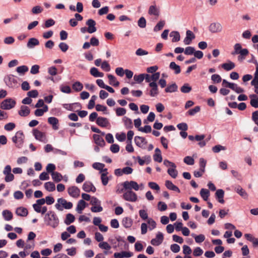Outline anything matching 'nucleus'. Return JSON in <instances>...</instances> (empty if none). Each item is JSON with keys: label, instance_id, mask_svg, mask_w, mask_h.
<instances>
[{"label": "nucleus", "instance_id": "obj_47", "mask_svg": "<svg viewBox=\"0 0 258 258\" xmlns=\"http://www.w3.org/2000/svg\"><path fill=\"white\" fill-rule=\"evenodd\" d=\"M165 25L164 21H159L154 28V31L157 32L161 30Z\"/></svg>", "mask_w": 258, "mask_h": 258}, {"label": "nucleus", "instance_id": "obj_13", "mask_svg": "<svg viewBox=\"0 0 258 258\" xmlns=\"http://www.w3.org/2000/svg\"><path fill=\"white\" fill-rule=\"evenodd\" d=\"M164 239V236L162 233L158 232L156 235V238H153L151 241V243L154 246H158L162 243Z\"/></svg>", "mask_w": 258, "mask_h": 258}, {"label": "nucleus", "instance_id": "obj_25", "mask_svg": "<svg viewBox=\"0 0 258 258\" xmlns=\"http://www.w3.org/2000/svg\"><path fill=\"white\" fill-rule=\"evenodd\" d=\"M39 44V40L35 38H30L27 42V46L29 48H32Z\"/></svg>", "mask_w": 258, "mask_h": 258}, {"label": "nucleus", "instance_id": "obj_48", "mask_svg": "<svg viewBox=\"0 0 258 258\" xmlns=\"http://www.w3.org/2000/svg\"><path fill=\"white\" fill-rule=\"evenodd\" d=\"M191 90V87L188 84H184L180 88V91L184 93H189Z\"/></svg>", "mask_w": 258, "mask_h": 258}, {"label": "nucleus", "instance_id": "obj_40", "mask_svg": "<svg viewBox=\"0 0 258 258\" xmlns=\"http://www.w3.org/2000/svg\"><path fill=\"white\" fill-rule=\"evenodd\" d=\"M170 36L172 37V42H178L180 40V34L177 31H172L170 34Z\"/></svg>", "mask_w": 258, "mask_h": 258}, {"label": "nucleus", "instance_id": "obj_42", "mask_svg": "<svg viewBox=\"0 0 258 258\" xmlns=\"http://www.w3.org/2000/svg\"><path fill=\"white\" fill-rule=\"evenodd\" d=\"M177 89V86L176 84H173L172 85H169L166 87L165 89V91L167 93H172L175 92Z\"/></svg>", "mask_w": 258, "mask_h": 258}, {"label": "nucleus", "instance_id": "obj_10", "mask_svg": "<svg viewBox=\"0 0 258 258\" xmlns=\"http://www.w3.org/2000/svg\"><path fill=\"white\" fill-rule=\"evenodd\" d=\"M33 136L35 139L40 142L46 143L47 140L46 139V135L37 129H34L33 131Z\"/></svg>", "mask_w": 258, "mask_h": 258}, {"label": "nucleus", "instance_id": "obj_39", "mask_svg": "<svg viewBox=\"0 0 258 258\" xmlns=\"http://www.w3.org/2000/svg\"><path fill=\"white\" fill-rule=\"evenodd\" d=\"M51 175L52 179L56 182L60 181L62 179V175L57 172H52Z\"/></svg>", "mask_w": 258, "mask_h": 258}, {"label": "nucleus", "instance_id": "obj_31", "mask_svg": "<svg viewBox=\"0 0 258 258\" xmlns=\"http://www.w3.org/2000/svg\"><path fill=\"white\" fill-rule=\"evenodd\" d=\"M148 13L150 15L158 17L159 15V10L155 6H151L149 9Z\"/></svg>", "mask_w": 258, "mask_h": 258}, {"label": "nucleus", "instance_id": "obj_2", "mask_svg": "<svg viewBox=\"0 0 258 258\" xmlns=\"http://www.w3.org/2000/svg\"><path fill=\"white\" fill-rule=\"evenodd\" d=\"M234 51L232 52V54H239L238 56V60L242 61L245 58L246 55H248L249 52L246 48H242L241 45L239 43H236L234 46Z\"/></svg>", "mask_w": 258, "mask_h": 258}, {"label": "nucleus", "instance_id": "obj_14", "mask_svg": "<svg viewBox=\"0 0 258 258\" xmlns=\"http://www.w3.org/2000/svg\"><path fill=\"white\" fill-rule=\"evenodd\" d=\"M96 22L91 19L88 20L86 22V25L88 26L87 32L89 33H93L96 31L97 29L95 27Z\"/></svg>", "mask_w": 258, "mask_h": 258}, {"label": "nucleus", "instance_id": "obj_38", "mask_svg": "<svg viewBox=\"0 0 258 258\" xmlns=\"http://www.w3.org/2000/svg\"><path fill=\"white\" fill-rule=\"evenodd\" d=\"M72 88L76 92H80L83 89V85L81 82L77 81L72 85Z\"/></svg>", "mask_w": 258, "mask_h": 258}, {"label": "nucleus", "instance_id": "obj_33", "mask_svg": "<svg viewBox=\"0 0 258 258\" xmlns=\"http://www.w3.org/2000/svg\"><path fill=\"white\" fill-rule=\"evenodd\" d=\"M2 215L6 221H10L13 219V214L8 210H4L2 212Z\"/></svg>", "mask_w": 258, "mask_h": 258}, {"label": "nucleus", "instance_id": "obj_3", "mask_svg": "<svg viewBox=\"0 0 258 258\" xmlns=\"http://www.w3.org/2000/svg\"><path fill=\"white\" fill-rule=\"evenodd\" d=\"M123 186V188L120 190L118 189L117 191H118L119 193L123 192L124 190H131L134 189L135 190H138L140 188V185L138 184V183L135 181H125L122 184Z\"/></svg>", "mask_w": 258, "mask_h": 258}, {"label": "nucleus", "instance_id": "obj_8", "mask_svg": "<svg viewBox=\"0 0 258 258\" xmlns=\"http://www.w3.org/2000/svg\"><path fill=\"white\" fill-rule=\"evenodd\" d=\"M16 101L12 98L4 100L1 104V108L5 110H9L15 107Z\"/></svg>", "mask_w": 258, "mask_h": 258}, {"label": "nucleus", "instance_id": "obj_34", "mask_svg": "<svg viewBox=\"0 0 258 258\" xmlns=\"http://www.w3.org/2000/svg\"><path fill=\"white\" fill-rule=\"evenodd\" d=\"M169 68L171 70L174 71V73L176 74H178L181 72L180 66L176 64L175 62L172 61L170 62Z\"/></svg>", "mask_w": 258, "mask_h": 258}, {"label": "nucleus", "instance_id": "obj_43", "mask_svg": "<svg viewBox=\"0 0 258 258\" xmlns=\"http://www.w3.org/2000/svg\"><path fill=\"white\" fill-rule=\"evenodd\" d=\"M201 110V107L200 106H196L194 108L189 109L187 112L186 114L192 116L194 115L197 113L200 112Z\"/></svg>", "mask_w": 258, "mask_h": 258}, {"label": "nucleus", "instance_id": "obj_23", "mask_svg": "<svg viewBox=\"0 0 258 258\" xmlns=\"http://www.w3.org/2000/svg\"><path fill=\"white\" fill-rule=\"evenodd\" d=\"M48 122L52 125L53 130H57L58 129V119L55 117H50L48 118Z\"/></svg>", "mask_w": 258, "mask_h": 258}, {"label": "nucleus", "instance_id": "obj_11", "mask_svg": "<svg viewBox=\"0 0 258 258\" xmlns=\"http://www.w3.org/2000/svg\"><path fill=\"white\" fill-rule=\"evenodd\" d=\"M222 29V25L219 22L212 23L209 26V30L212 33H220Z\"/></svg>", "mask_w": 258, "mask_h": 258}, {"label": "nucleus", "instance_id": "obj_17", "mask_svg": "<svg viewBox=\"0 0 258 258\" xmlns=\"http://www.w3.org/2000/svg\"><path fill=\"white\" fill-rule=\"evenodd\" d=\"M195 38V35L190 30H187L186 32V37L183 42L185 45H189L191 43L192 40Z\"/></svg>", "mask_w": 258, "mask_h": 258}, {"label": "nucleus", "instance_id": "obj_21", "mask_svg": "<svg viewBox=\"0 0 258 258\" xmlns=\"http://www.w3.org/2000/svg\"><path fill=\"white\" fill-rule=\"evenodd\" d=\"M224 196V191L223 189H219L217 190L215 193V197L218 201L221 204H223L224 203V200H223Z\"/></svg>", "mask_w": 258, "mask_h": 258}, {"label": "nucleus", "instance_id": "obj_9", "mask_svg": "<svg viewBox=\"0 0 258 258\" xmlns=\"http://www.w3.org/2000/svg\"><path fill=\"white\" fill-rule=\"evenodd\" d=\"M11 172V166L9 165H6L3 170V174L5 175V180L6 182H9L14 179V175Z\"/></svg>", "mask_w": 258, "mask_h": 258}, {"label": "nucleus", "instance_id": "obj_35", "mask_svg": "<svg viewBox=\"0 0 258 258\" xmlns=\"http://www.w3.org/2000/svg\"><path fill=\"white\" fill-rule=\"evenodd\" d=\"M44 188L48 191H53L55 189V186L52 182H47L44 183Z\"/></svg>", "mask_w": 258, "mask_h": 258}, {"label": "nucleus", "instance_id": "obj_6", "mask_svg": "<svg viewBox=\"0 0 258 258\" xmlns=\"http://www.w3.org/2000/svg\"><path fill=\"white\" fill-rule=\"evenodd\" d=\"M24 139V135L22 131L17 132L14 137L12 138V141L16 145V146L18 148L22 147L23 140Z\"/></svg>", "mask_w": 258, "mask_h": 258}, {"label": "nucleus", "instance_id": "obj_63", "mask_svg": "<svg viewBox=\"0 0 258 258\" xmlns=\"http://www.w3.org/2000/svg\"><path fill=\"white\" fill-rule=\"evenodd\" d=\"M203 253V250L200 247H196L193 251V255L195 256H201Z\"/></svg>", "mask_w": 258, "mask_h": 258}, {"label": "nucleus", "instance_id": "obj_41", "mask_svg": "<svg viewBox=\"0 0 258 258\" xmlns=\"http://www.w3.org/2000/svg\"><path fill=\"white\" fill-rule=\"evenodd\" d=\"M230 88L237 93H241L244 92V89L239 87L237 84L233 83L229 84Z\"/></svg>", "mask_w": 258, "mask_h": 258}, {"label": "nucleus", "instance_id": "obj_60", "mask_svg": "<svg viewBox=\"0 0 258 258\" xmlns=\"http://www.w3.org/2000/svg\"><path fill=\"white\" fill-rule=\"evenodd\" d=\"M195 49L194 47L191 46H188L185 48L184 51L186 55H192L194 53Z\"/></svg>", "mask_w": 258, "mask_h": 258}, {"label": "nucleus", "instance_id": "obj_26", "mask_svg": "<svg viewBox=\"0 0 258 258\" xmlns=\"http://www.w3.org/2000/svg\"><path fill=\"white\" fill-rule=\"evenodd\" d=\"M222 68L226 71H229L233 69L235 67V63L231 61H229L228 62L224 63L221 65Z\"/></svg>", "mask_w": 258, "mask_h": 258}, {"label": "nucleus", "instance_id": "obj_55", "mask_svg": "<svg viewBox=\"0 0 258 258\" xmlns=\"http://www.w3.org/2000/svg\"><path fill=\"white\" fill-rule=\"evenodd\" d=\"M211 80L215 83H219L222 81V78L219 75L214 74L211 76Z\"/></svg>", "mask_w": 258, "mask_h": 258}, {"label": "nucleus", "instance_id": "obj_58", "mask_svg": "<svg viewBox=\"0 0 258 258\" xmlns=\"http://www.w3.org/2000/svg\"><path fill=\"white\" fill-rule=\"evenodd\" d=\"M60 91L64 93L70 94L71 93L72 90L70 86L61 85L60 87Z\"/></svg>", "mask_w": 258, "mask_h": 258}, {"label": "nucleus", "instance_id": "obj_56", "mask_svg": "<svg viewBox=\"0 0 258 258\" xmlns=\"http://www.w3.org/2000/svg\"><path fill=\"white\" fill-rule=\"evenodd\" d=\"M138 130L140 132H144L145 133H149L152 131L151 126L149 125H146L144 127H140Z\"/></svg>", "mask_w": 258, "mask_h": 258}, {"label": "nucleus", "instance_id": "obj_12", "mask_svg": "<svg viewBox=\"0 0 258 258\" xmlns=\"http://www.w3.org/2000/svg\"><path fill=\"white\" fill-rule=\"evenodd\" d=\"M68 192L71 197L77 198L80 196V190L76 186H72L68 188Z\"/></svg>", "mask_w": 258, "mask_h": 258}, {"label": "nucleus", "instance_id": "obj_46", "mask_svg": "<svg viewBox=\"0 0 258 258\" xmlns=\"http://www.w3.org/2000/svg\"><path fill=\"white\" fill-rule=\"evenodd\" d=\"M176 168H169L167 170L168 173L173 178H175L178 174Z\"/></svg>", "mask_w": 258, "mask_h": 258}, {"label": "nucleus", "instance_id": "obj_30", "mask_svg": "<svg viewBox=\"0 0 258 258\" xmlns=\"http://www.w3.org/2000/svg\"><path fill=\"white\" fill-rule=\"evenodd\" d=\"M235 190L238 193L240 196L243 197L244 199H247L248 195L240 185H238L235 187Z\"/></svg>", "mask_w": 258, "mask_h": 258}, {"label": "nucleus", "instance_id": "obj_7", "mask_svg": "<svg viewBox=\"0 0 258 258\" xmlns=\"http://www.w3.org/2000/svg\"><path fill=\"white\" fill-rule=\"evenodd\" d=\"M6 84L10 88H15L18 84L17 77L13 75L6 76L4 78Z\"/></svg>", "mask_w": 258, "mask_h": 258}, {"label": "nucleus", "instance_id": "obj_64", "mask_svg": "<svg viewBox=\"0 0 258 258\" xmlns=\"http://www.w3.org/2000/svg\"><path fill=\"white\" fill-rule=\"evenodd\" d=\"M115 137L117 140L120 142H123L125 140L126 135L124 133H122L121 134H116L115 135Z\"/></svg>", "mask_w": 258, "mask_h": 258}, {"label": "nucleus", "instance_id": "obj_62", "mask_svg": "<svg viewBox=\"0 0 258 258\" xmlns=\"http://www.w3.org/2000/svg\"><path fill=\"white\" fill-rule=\"evenodd\" d=\"M91 210L94 213L100 212L103 211V208L101 206V205H95L91 207Z\"/></svg>", "mask_w": 258, "mask_h": 258}, {"label": "nucleus", "instance_id": "obj_32", "mask_svg": "<svg viewBox=\"0 0 258 258\" xmlns=\"http://www.w3.org/2000/svg\"><path fill=\"white\" fill-rule=\"evenodd\" d=\"M200 195L201 197L203 198V199L205 201H207L208 200V198L210 195V191L208 189H205V188H202L200 191Z\"/></svg>", "mask_w": 258, "mask_h": 258}, {"label": "nucleus", "instance_id": "obj_20", "mask_svg": "<svg viewBox=\"0 0 258 258\" xmlns=\"http://www.w3.org/2000/svg\"><path fill=\"white\" fill-rule=\"evenodd\" d=\"M93 139L95 141V144L98 146L103 147L105 145V142L104 139L100 136L94 134L93 135Z\"/></svg>", "mask_w": 258, "mask_h": 258}, {"label": "nucleus", "instance_id": "obj_51", "mask_svg": "<svg viewBox=\"0 0 258 258\" xmlns=\"http://www.w3.org/2000/svg\"><path fill=\"white\" fill-rule=\"evenodd\" d=\"M101 179L103 185H106L108 184L109 178L106 173H101Z\"/></svg>", "mask_w": 258, "mask_h": 258}, {"label": "nucleus", "instance_id": "obj_61", "mask_svg": "<svg viewBox=\"0 0 258 258\" xmlns=\"http://www.w3.org/2000/svg\"><path fill=\"white\" fill-rule=\"evenodd\" d=\"M43 11V9L39 6L34 7L32 9V13L33 14H38Z\"/></svg>", "mask_w": 258, "mask_h": 258}, {"label": "nucleus", "instance_id": "obj_45", "mask_svg": "<svg viewBox=\"0 0 258 258\" xmlns=\"http://www.w3.org/2000/svg\"><path fill=\"white\" fill-rule=\"evenodd\" d=\"M145 79V74H141L139 75H135L134 77V80L138 83H141Z\"/></svg>", "mask_w": 258, "mask_h": 258}, {"label": "nucleus", "instance_id": "obj_19", "mask_svg": "<svg viewBox=\"0 0 258 258\" xmlns=\"http://www.w3.org/2000/svg\"><path fill=\"white\" fill-rule=\"evenodd\" d=\"M96 123L101 127H106L109 122L108 119L103 117H98L96 120Z\"/></svg>", "mask_w": 258, "mask_h": 258}, {"label": "nucleus", "instance_id": "obj_22", "mask_svg": "<svg viewBox=\"0 0 258 258\" xmlns=\"http://www.w3.org/2000/svg\"><path fill=\"white\" fill-rule=\"evenodd\" d=\"M30 112V110L29 108L25 105H22L21 106L20 110L19 111L18 113L21 116H28Z\"/></svg>", "mask_w": 258, "mask_h": 258}, {"label": "nucleus", "instance_id": "obj_28", "mask_svg": "<svg viewBox=\"0 0 258 258\" xmlns=\"http://www.w3.org/2000/svg\"><path fill=\"white\" fill-rule=\"evenodd\" d=\"M86 206V203L83 200H80L77 204L76 211L78 213L81 214L82 213V211L85 209Z\"/></svg>", "mask_w": 258, "mask_h": 258}, {"label": "nucleus", "instance_id": "obj_53", "mask_svg": "<svg viewBox=\"0 0 258 258\" xmlns=\"http://www.w3.org/2000/svg\"><path fill=\"white\" fill-rule=\"evenodd\" d=\"M183 161L187 165H192L194 164L195 161L193 158L190 156H186L183 159Z\"/></svg>", "mask_w": 258, "mask_h": 258}, {"label": "nucleus", "instance_id": "obj_24", "mask_svg": "<svg viewBox=\"0 0 258 258\" xmlns=\"http://www.w3.org/2000/svg\"><path fill=\"white\" fill-rule=\"evenodd\" d=\"M165 184L166 187L169 190L177 191L178 193L180 192L179 188L177 186L174 185L173 183L170 180H166L165 181Z\"/></svg>", "mask_w": 258, "mask_h": 258}, {"label": "nucleus", "instance_id": "obj_15", "mask_svg": "<svg viewBox=\"0 0 258 258\" xmlns=\"http://www.w3.org/2000/svg\"><path fill=\"white\" fill-rule=\"evenodd\" d=\"M83 189L86 192H89L92 191L93 192L96 191V187L94 186L93 183L90 181H86L83 185Z\"/></svg>", "mask_w": 258, "mask_h": 258}, {"label": "nucleus", "instance_id": "obj_37", "mask_svg": "<svg viewBox=\"0 0 258 258\" xmlns=\"http://www.w3.org/2000/svg\"><path fill=\"white\" fill-rule=\"evenodd\" d=\"M75 220V216L73 214L70 213L68 214H67L66 219L64 220V223L67 225H69L74 222Z\"/></svg>", "mask_w": 258, "mask_h": 258}, {"label": "nucleus", "instance_id": "obj_5", "mask_svg": "<svg viewBox=\"0 0 258 258\" xmlns=\"http://www.w3.org/2000/svg\"><path fill=\"white\" fill-rule=\"evenodd\" d=\"M122 198L126 201L135 202L138 200V196L132 190H124V192L122 195Z\"/></svg>", "mask_w": 258, "mask_h": 258}, {"label": "nucleus", "instance_id": "obj_36", "mask_svg": "<svg viewBox=\"0 0 258 258\" xmlns=\"http://www.w3.org/2000/svg\"><path fill=\"white\" fill-rule=\"evenodd\" d=\"M123 120L124 126L126 128L129 129L133 127V122L131 119L126 116H124L123 118Z\"/></svg>", "mask_w": 258, "mask_h": 258}, {"label": "nucleus", "instance_id": "obj_27", "mask_svg": "<svg viewBox=\"0 0 258 258\" xmlns=\"http://www.w3.org/2000/svg\"><path fill=\"white\" fill-rule=\"evenodd\" d=\"M16 213L17 215L22 217H26L28 214V210L24 207H19L16 209Z\"/></svg>", "mask_w": 258, "mask_h": 258}, {"label": "nucleus", "instance_id": "obj_44", "mask_svg": "<svg viewBox=\"0 0 258 258\" xmlns=\"http://www.w3.org/2000/svg\"><path fill=\"white\" fill-rule=\"evenodd\" d=\"M28 68L26 66H21L18 67L16 69V71L20 74H24L26 72L28 71Z\"/></svg>", "mask_w": 258, "mask_h": 258}, {"label": "nucleus", "instance_id": "obj_4", "mask_svg": "<svg viewBox=\"0 0 258 258\" xmlns=\"http://www.w3.org/2000/svg\"><path fill=\"white\" fill-rule=\"evenodd\" d=\"M55 207L58 210L61 211L63 208L71 209L73 207V204L63 198H59L57 199V203L55 205Z\"/></svg>", "mask_w": 258, "mask_h": 258}, {"label": "nucleus", "instance_id": "obj_50", "mask_svg": "<svg viewBox=\"0 0 258 258\" xmlns=\"http://www.w3.org/2000/svg\"><path fill=\"white\" fill-rule=\"evenodd\" d=\"M98 246L100 248L106 250H109L111 249V246L107 242L102 241L99 243Z\"/></svg>", "mask_w": 258, "mask_h": 258}, {"label": "nucleus", "instance_id": "obj_18", "mask_svg": "<svg viewBox=\"0 0 258 258\" xmlns=\"http://www.w3.org/2000/svg\"><path fill=\"white\" fill-rule=\"evenodd\" d=\"M134 140L136 145L141 148H143L144 146L147 144V141L146 139L142 137L136 136Z\"/></svg>", "mask_w": 258, "mask_h": 258}, {"label": "nucleus", "instance_id": "obj_49", "mask_svg": "<svg viewBox=\"0 0 258 258\" xmlns=\"http://www.w3.org/2000/svg\"><path fill=\"white\" fill-rule=\"evenodd\" d=\"M139 27L141 28H144L146 26V20L143 17H141L138 21Z\"/></svg>", "mask_w": 258, "mask_h": 258}, {"label": "nucleus", "instance_id": "obj_52", "mask_svg": "<svg viewBox=\"0 0 258 258\" xmlns=\"http://www.w3.org/2000/svg\"><path fill=\"white\" fill-rule=\"evenodd\" d=\"M116 114L117 116H123L126 113V109L124 108L118 107L115 110Z\"/></svg>", "mask_w": 258, "mask_h": 258}, {"label": "nucleus", "instance_id": "obj_57", "mask_svg": "<svg viewBox=\"0 0 258 258\" xmlns=\"http://www.w3.org/2000/svg\"><path fill=\"white\" fill-rule=\"evenodd\" d=\"M256 83H258V65L256 67L254 78L251 82V85H256Z\"/></svg>", "mask_w": 258, "mask_h": 258}, {"label": "nucleus", "instance_id": "obj_1", "mask_svg": "<svg viewBox=\"0 0 258 258\" xmlns=\"http://www.w3.org/2000/svg\"><path fill=\"white\" fill-rule=\"evenodd\" d=\"M44 222L47 226L53 228L57 227L59 224V219L54 211H49L44 216Z\"/></svg>", "mask_w": 258, "mask_h": 258}, {"label": "nucleus", "instance_id": "obj_54", "mask_svg": "<svg viewBox=\"0 0 258 258\" xmlns=\"http://www.w3.org/2000/svg\"><path fill=\"white\" fill-rule=\"evenodd\" d=\"M192 236L195 237V241L197 243H201L205 239V236L203 234H200L195 236L192 234Z\"/></svg>", "mask_w": 258, "mask_h": 258}, {"label": "nucleus", "instance_id": "obj_29", "mask_svg": "<svg viewBox=\"0 0 258 258\" xmlns=\"http://www.w3.org/2000/svg\"><path fill=\"white\" fill-rule=\"evenodd\" d=\"M133 223V220L130 217L123 218L122 221L123 226L126 228H130Z\"/></svg>", "mask_w": 258, "mask_h": 258}, {"label": "nucleus", "instance_id": "obj_59", "mask_svg": "<svg viewBox=\"0 0 258 258\" xmlns=\"http://www.w3.org/2000/svg\"><path fill=\"white\" fill-rule=\"evenodd\" d=\"M55 168L56 167L54 164L49 163L47 165L46 169L47 172L51 174L52 172H55L54 171L55 169Z\"/></svg>", "mask_w": 258, "mask_h": 258}, {"label": "nucleus", "instance_id": "obj_16", "mask_svg": "<svg viewBox=\"0 0 258 258\" xmlns=\"http://www.w3.org/2000/svg\"><path fill=\"white\" fill-rule=\"evenodd\" d=\"M149 86L151 88L149 94L152 97L156 96L158 94V88L156 82H151L149 83Z\"/></svg>", "mask_w": 258, "mask_h": 258}]
</instances>
